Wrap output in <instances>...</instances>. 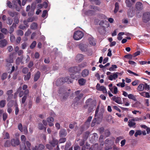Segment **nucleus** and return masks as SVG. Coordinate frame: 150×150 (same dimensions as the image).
Here are the masks:
<instances>
[{"label":"nucleus","instance_id":"338daca9","mask_svg":"<svg viewBox=\"0 0 150 150\" xmlns=\"http://www.w3.org/2000/svg\"><path fill=\"white\" fill-rule=\"evenodd\" d=\"M1 31L3 33H4L6 35L8 33V30L7 29L5 28H2L1 30Z\"/></svg>","mask_w":150,"mask_h":150},{"label":"nucleus","instance_id":"b1692460","mask_svg":"<svg viewBox=\"0 0 150 150\" xmlns=\"http://www.w3.org/2000/svg\"><path fill=\"white\" fill-rule=\"evenodd\" d=\"M83 59V56L82 54H79L77 55L76 59L79 62L81 61Z\"/></svg>","mask_w":150,"mask_h":150},{"label":"nucleus","instance_id":"7c9ffc66","mask_svg":"<svg viewBox=\"0 0 150 150\" xmlns=\"http://www.w3.org/2000/svg\"><path fill=\"white\" fill-rule=\"evenodd\" d=\"M11 54H10L9 57L6 59V62H7L13 63V58L11 57Z\"/></svg>","mask_w":150,"mask_h":150},{"label":"nucleus","instance_id":"473e14b6","mask_svg":"<svg viewBox=\"0 0 150 150\" xmlns=\"http://www.w3.org/2000/svg\"><path fill=\"white\" fill-rule=\"evenodd\" d=\"M128 97L129 99H132L134 101L136 100V97L132 94H130L128 95Z\"/></svg>","mask_w":150,"mask_h":150},{"label":"nucleus","instance_id":"58836bf2","mask_svg":"<svg viewBox=\"0 0 150 150\" xmlns=\"http://www.w3.org/2000/svg\"><path fill=\"white\" fill-rule=\"evenodd\" d=\"M15 106L16 108L15 114L16 115H17L18 114L19 111V108L18 107V105L17 103L15 104Z\"/></svg>","mask_w":150,"mask_h":150},{"label":"nucleus","instance_id":"bb28decb","mask_svg":"<svg viewBox=\"0 0 150 150\" xmlns=\"http://www.w3.org/2000/svg\"><path fill=\"white\" fill-rule=\"evenodd\" d=\"M144 84L143 83L140 84L137 88V90L139 91H142L144 90Z\"/></svg>","mask_w":150,"mask_h":150},{"label":"nucleus","instance_id":"69168bd1","mask_svg":"<svg viewBox=\"0 0 150 150\" xmlns=\"http://www.w3.org/2000/svg\"><path fill=\"white\" fill-rule=\"evenodd\" d=\"M8 117V115L7 113H4L3 114V119L4 121H5Z\"/></svg>","mask_w":150,"mask_h":150},{"label":"nucleus","instance_id":"6e6d98bb","mask_svg":"<svg viewBox=\"0 0 150 150\" xmlns=\"http://www.w3.org/2000/svg\"><path fill=\"white\" fill-rule=\"evenodd\" d=\"M27 98V96H26L25 95H24L22 99V100H21L22 104H24L25 103Z\"/></svg>","mask_w":150,"mask_h":150},{"label":"nucleus","instance_id":"c03bdc74","mask_svg":"<svg viewBox=\"0 0 150 150\" xmlns=\"http://www.w3.org/2000/svg\"><path fill=\"white\" fill-rule=\"evenodd\" d=\"M36 45V41H33L30 46V48L33 49L35 47Z\"/></svg>","mask_w":150,"mask_h":150},{"label":"nucleus","instance_id":"72a5a7b5","mask_svg":"<svg viewBox=\"0 0 150 150\" xmlns=\"http://www.w3.org/2000/svg\"><path fill=\"white\" fill-rule=\"evenodd\" d=\"M11 145V142L9 140H6L4 143V146L5 147H9Z\"/></svg>","mask_w":150,"mask_h":150},{"label":"nucleus","instance_id":"f704fd0d","mask_svg":"<svg viewBox=\"0 0 150 150\" xmlns=\"http://www.w3.org/2000/svg\"><path fill=\"white\" fill-rule=\"evenodd\" d=\"M16 34L18 35L22 36L23 35V31L21 30H18L16 31Z\"/></svg>","mask_w":150,"mask_h":150},{"label":"nucleus","instance_id":"79ce46f5","mask_svg":"<svg viewBox=\"0 0 150 150\" xmlns=\"http://www.w3.org/2000/svg\"><path fill=\"white\" fill-rule=\"evenodd\" d=\"M72 80L71 77H66V83L69 84L72 83Z\"/></svg>","mask_w":150,"mask_h":150},{"label":"nucleus","instance_id":"0e129e2a","mask_svg":"<svg viewBox=\"0 0 150 150\" xmlns=\"http://www.w3.org/2000/svg\"><path fill=\"white\" fill-rule=\"evenodd\" d=\"M60 139L59 140L60 143H64L66 141V138L65 137H60Z\"/></svg>","mask_w":150,"mask_h":150},{"label":"nucleus","instance_id":"a18cd8bd","mask_svg":"<svg viewBox=\"0 0 150 150\" xmlns=\"http://www.w3.org/2000/svg\"><path fill=\"white\" fill-rule=\"evenodd\" d=\"M117 66L115 64H112V67L109 68V70L110 71H113L114 70V69L117 68Z\"/></svg>","mask_w":150,"mask_h":150},{"label":"nucleus","instance_id":"4c0bfd02","mask_svg":"<svg viewBox=\"0 0 150 150\" xmlns=\"http://www.w3.org/2000/svg\"><path fill=\"white\" fill-rule=\"evenodd\" d=\"M35 7H33L31 8L30 9V12H29L28 13V14L29 16L33 15L34 13V11L35 10Z\"/></svg>","mask_w":150,"mask_h":150},{"label":"nucleus","instance_id":"cd10ccee","mask_svg":"<svg viewBox=\"0 0 150 150\" xmlns=\"http://www.w3.org/2000/svg\"><path fill=\"white\" fill-rule=\"evenodd\" d=\"M119 5L118 2H116L115 4V8L114 12L115 13H117L119 9Z\"/></svg>","mask_w":150,"mask_h":150},{"label":"nucleus","instance_id":"0eeeda50","mask_svg":"<svg viewBox=\"0 0 150 150\" xmlns=\"http://www.w3.org/2000/svg\"><path fill=\"white\" fill-rule=\"evenodd\" d=\"M66 82L65 78H61L57 80L56 82V84L57 86H61Z\"/></svg>","mask_w":150,"mask_h":150},{"label":"nucleus","instance_id":"4468645a","mask_svg":"<svg viewBox=\"0 0 150 150\" xmlns=\"http://www.w3.org/2000/svg\"><path fill=\"white\" fill-rule=\"evenodd\" d=\"M50 143L53 147H55L58 144V140L54 138H53L52 140L50 142Z\"/></svg>","mask_w":150,"mask_h":150},{"label":"nucleus","instance_id":"4be33fe9","mask_svg":"<svg viewBox=\"0 0 150 150\" xmlns=\"http://www.w3.org/2000/svg\"><path fill=\"white\" fill-rule=\"evenodd\" d=\"M139 94L142 96L146 98H150V95L148 92H143L139 93Z\"/></svg>","mask_w":150,"mask_h":150},{"label":"nucleus","instance_id":"f8f14e48","mask_svg":"<svg viewBox=\"0 0 150 150\" xmlns=\"http://www.w3.org/2000/svg\"><path fill=\"white\" fill-rule=\"evenodd\" d=\"M11 144L13 146H16L20 144L19 141L18 140L13 139H11Z\"/></svg>","mask_w":150,"mask_h":150},{"label":"nucleus","instance_id":"393cba45","mask_svg":"<svg viewBox=\"0 0 150 150\" xmlns=\"http://www.w3.org/2000/svg\"><path fill=\"white\" fill-rule=\"evenodd\" d=\"M24 81H28L29 80L31 76V73L28 72L26 75H24Z\"/></svg>","mask_w":150,"mask_h":150},{"label":"nucleus","instance_id":"ddd939ff","mask_svg":"<svg viewBox=\"0 0 150 150\" xmlns=\"http://www.w3.org/2000/svg\"><path fill=\"white\" fill-rule=\"evenodd\" d=\"M135 6L137 10L140 11L143 8V5L142 4L139 2H137L135 5Z\"/></svg>","mask_w":150,"mask_h":150},{"label":"nucleus","instance_id":"c85d7f7f","mask_svg":"<svg viewBox=\"0 0 150 150\" xmlns=\"http://www.w3.org/2000/svg\"><path fill=\"white\" fill-rule=\"evenodd\" d=\"M80 100L78 98L76 97L74 99L73 103H74V106H76L78 105L79 103V101Z\"/></svg>","mask_w":150,"mask_h":150},{"label":"nucleus","instance_id":"4d7b16f0","mask_svg":"<svg viewBox=\"0 0 150 150\" xmlns=\"http://www.w3.org/2000/svg\"><path fill=\"white\" fill-rule=\"evenodd\" d=\"M21 139L22 141L24 142V144L25 143V142L26 140V138L25 136L23 135H22L21 136Z\"/></svg>","mask_w":150,"mask_h":150},{"label":"nucleus","instance_id":"a19ab883","mask_svg":"<svg viewBox=\"0 0 150 150\" xmlns=\"http://www.w3.org/2000/svg\"><path fill=\"white\" fill-rule=\"evenodd\" d=\"M38 128L40 130L43 129L44 128L45 130V131H46V128L41 123H39Z\"/></svg>","mask_w":150,"mask_h":150},{"label":"nucleus","instance_id":"09e8293b","mask_svg":"<svg viewBox=\"0 0 150 150\" xmlns=\"http://www.w3.org/2000/svg\"><path fill=\"white\" fill-rule=\"evenodd\" d=\"M20 150H28L25 143L22 145L20 146Z\"/></svg>","mask_w":150,"mask_h":150},{"label":"nucleus","instance_id":"864d4df0","mask_svg":"<svg viewBox=\"0 0 150 150\" xmlns=\"http://www.w3.org/2000/svg\"><path fill=\"white\" fill-rule=\"evenodd\" d=\"M18 129L21 132H23V129L22 124L21 123H19L18 125Z\"/></svg>","mask_w":150,"mask_h":150},{"label":"nucleus","instance_id":"a878e982","mask_svg":"<svg viewBox=\"0 0 150 150\" xmlns=\"http://www.w3.org/2000/svg\"><path fill=\"white\" fill-rule=\"evenodd\" d=\"M38 28V24L35 22L32 23L30 25V28L32 30H35L37 29Z\"/></svg>","mask_w":150,"mask_h":150},{"label":"nucleus","instance_id":"c756f323","mask_svg":"<svg viewBox=\"0 0 150 150\" xmlns=\"http://www.w3.org/2000/svg\"><path fill=\"white\" fill-rule=\"evenodd\" d=\"M127 14L129 17H132L133 16V11L131 9L129 8L127 12Z\"/></svg>","mask_w":150,"mask_h":150},{"label":"nucleus","instance_id":"ea45409f","mask_svg":"<svg viewBox=\"0 0 150 150\" xmlns=\"http://www.w3.org/2000/svg\"><path fill=\"white\" fill-rule=\"evenodd\" d=\"M87 66V63L86 62H84L81 63V64L78 65L80 68V69H81V68H83L85 67H86Z\"/></svg>","mask_w":150,"mask_h":150},{"label":"nucleus","instance_id":"a211bd4d","mask_svg":"<svg viewBox=\"0 0 150 150\" xmlns=\"http://www.w3.org/2000/svg\"><path fill=\"white\" fill-rule=\"evenodd\" d=\"M89 74V71L87 69H84L81 72V75L83 77L87 76Z\"/></svg>","mask_w":150,"mask_h":150},{"label":"nucleus","instance_id":"e433bc0d","mask_svg":"<svg viewBox=\"0 0 150 150\" xmlns=\"http://www.w3.org/2000/svg\"><path fill=\"white\" fill-rule=\"evenodd\" d=\"M10 40L12 42H15V37L13 34H11L10 35Z\"/></svg>","mask_w":150,"mask_h":150},{"label":"nucleus","instance_id":"7ed1b4c3","mask_svg":"<svg viewBox=\"0 0 150 150\" xmlns=\"http://www.w3.org/2000/svg\"><path fill=\"white\" fill-rule=\"evenodd\" d=\"M59 93L60 94V99L62 101L65 100L66 99V91L64 87H60L59 88Z\"/></svg>","mask_w":150,"mask_h":150},{"label":"nucleus","instance_id":"13d9d810","mask_svg":"<svg viewBox=\"0 0 150 150\" xmlns=\"http://www.w3.org/2000/svg\"><path fill=\"white\" fill-rule=\"evenodd\" d=\"M47 122H53L54 121V118L52 117H49L47 119Z\"/></svg>","mask_w":150,"mask_h":150},{"label":"nucleus","instance_id":"5701e85b","mask_svg":"<svg viewBox=\"0 0 150 150\" xmlns=\"http://www.w3.org/2000/svg\"><path fill=\"white\" fill-rule=\"evenodd\" d=\"M40 73L39 71L37 72L34 76V81H37L40 78Z\"/></svg>","mask_w":150,"mask_h":150},{"label":"nucleus","instance_id":"6ab92c4d","mask_svg":"<svg viewBox=\"0 0 150 150\" xmlns=\"http://www.w3.org/2000/svg\"><path fill=\"white\" fill-rule=\"evenodd\" d=\"M17 93H19V97H22L24 95V93L23 91L22 90V87H20L18 89L17 91Z\"/></svg>","mask_w":150,"mask_h":150},{"label":"nucleus","instance_id":"9d476101","mask_svg":"<svg viewBox=\"0 0 150 150\" xmlns=\"http://www.w3.org/2000/svg\"><path fill=\"white\" fill-rule=\"evenodd\" d=\"M120 73L118 72L114 73L113 75H110L108 76V78L110 81H112L113 79L115 80L118 78V74Z\"/></svg>","mask_w":150,"mask_h":150},{"label":"nucleus","instance_id":"6e6552de","mask_svg":"<svg viewBox=\"0 0 150 150\" xmlns=\"http://www.w3.org/2000/svg\"><path fill=\"white\" fill-rule=\"evenodd\" d=\"M99 25L104 28L106 27H108L109 26V24L108 22L105 20L101 21L99 24Z\"/></svg>","mask_w":150,"mask_h":150},{"label":"nucleus","instance_id":"37998d69","mask_svg":"<svg viewBox=\"0 0 150 150\" xmlns=\"http://www.w3.org/2000/svg\"><path fill=\"white\" fill-rule=\"evenodd\" d=\"M21 40V38L20 37H17L16 40L15 41L16 44V45L20 43Z\"/></svg>","mask_w":150,"mask_h":150},{"label":"nucleus","instance_id":"2f4dec72","mask_svg":"<svg viewBox=\"0 0 150 150\" xmlns=\"http://www.w3.org/2000/svg\"><path fill=\"white\" fill-rule=\"evenodd\" d=\"M90 44L92 45H95L96 43L95 41L93 38H90L88 39Z\"/></svg>","mask_w":150,"mask_h":150},{"label":"nucleus","instance_id":"aec40b11","mask_svg":"<svg viewBox=\"0 0 150 150\" xmlns=\"http://www.w3.org/2000/svg\"><path fill=\"white\" fill-rule=\"evenodd\" d=\"M78 81L80 86H83L85 84L86 82V80L83 78H81L78 80Z\"/></svg>","mask_w":150,"mask_h":150},{"label":"nucleus","instance_id":"412c9836","mask_svg":"<svg viewBox=\"0 0 150 150\" xmlns=\"http://www.w3.org/2000/svg\"><path fill=\"white\" fill-rule=\"evenodd\" d=\"M8 14L11 17H16V16H17L18 13L15 11H9L8 12Z\"/></svg>","mask_w":150,"mask_h":150},{"label":"nucleus","instance_id":"680f3d73","mask_svg":"<svg viewBox=\"0 0 150 150\" xmlns=\"http://www.w3.org/2000/svg\"><path fill=\"white\" fill-rule=\"evenodd\" d=\"M144 89L146 90H149L150 89L149 86L148 85V84L146 83H145L144 85Z\"/></svg>","mask_w":150,"mask_h":150},{"label":"nucleus","instance_id":"f3484780","mask_svg":"<svg viewBox=\"0 0 150 150\" xmlns=\"http://www.w3.org/2000/svg\"><path fill=\"white\" fill-rule=\"evenodd\" d=\"M23 55H21L20 57H17L16 60V64L18 65L20 64V63H23Z\"/></svg>","mask_w":150,"mask_h":150},{"label":"nucleus","instance_id":"423d86ee","mask_svg":"<svg viewBox=\"0 0 150 150\" xmlns=\"http://www.w3.org/2000/svg\"><path fill=\"white\" fill-rule=\"evenodd\" d=\"M81 69L80 67L78 66L71 67L69 69V71L72 73H76L80 71Z\"/></svg>","mask_w":150,"mask_h":150},{"label":"nucleus","instance_id":"20e7f679","mask_svg":"<svg viewBox=\"0 0 150 150\" xmlns=\"http://www.w3.org/2000/svg\"><path fill=\"white\" fill-rule=\"evenodd\" d=\"M142 19L144 23H146L148 22L150 19V13L149 12L144 13L143 15Z\"/></svg>","mask_w":150,"mask_h":150},{"label":"nucleus","instance_id":"bf43d9fd","mask_svg":"<svg viewBox=\"0 0 150 150\" xmlns=\"http://www.w3.org/2000/svg\"><path fill=\"white\" fill-rule=\"evenodd\" d=\"M10 138L8 132H6L4 135V139H9Z\"/></svg>","mask_w":150,"mask_h":150},{"label":"nucleus","instance_id":"e2e57ef3","mask_svg":"<svg viewBox=\"0 0 150 150\" xmlns=\"http://www.w3.org/2000/svg\"><path fill=\"white\" fill-rule=\"evenodd\" d=\"M79 47L82 51H84L85 49L84 48V45L83 44H80L79 45Z\"/></svg>","mask_w":150,"mask_h":150},{"label":"nucleus","instance_id":"39448f33","mask_svg":"<svg viewBox=\"0 0 150 150\" xmlns=\"http://www.w3.org/2000/svg\"><path fill=\"white\" fill-rule=\"evenodd\" d=\"M96 87V89L98 91H102L104 93L107 94V91L105 87L104 86H100V84L98 83Z\"/></svg>","mask_w":150,"mask_h":150},{"label":"nucleus","instance_id":"2eb2a0df","mask_svg":"<svg viewBox=\"0 0 150 150\" xmlns=\"http://www.w3.org/2000/svg\"><path fill=\"white\" fill-rule=\"evenodd\" d=\"M7 44L6 40L5 39H3L0 40V47L1 48L4 47Z\"/></svg>","mask_w":150,"mask_h":150},{"label":"nucleus","instance_id":"f03ea898","mask_svg":"<svg viewBox=\"0 0 150 150\" xmlns=\"http://www.w3.org/2000/svg\"><path fill=\"white\" fill-rule=\"evenodd\" d=\"M84 34L80 30L75 31L73 35V38L75 40H79L81 39L83 36Z\"/></svg>","mask_w":150,"mask_h":150},{"label":"nucleus","instance_id":"774afa93","mask_svg":"<svg viewBox=\"0 0 150 150\" xmlns=\"http://www.w3.org/2000/svg\"><path fill=\"white\" fill-rule=\"evenodd\" d=\"M31 33V30L30 29H28L27 31H26L25 34V35L26 36H28Z\"/></svg>","mask_w":150,"mask_h":150},{"label":"nucleus","instance_id":"de8ad7c7","mask_svg":"<svg viewBox=\"0 0 150 150\" xmlns=\"http://www.w3.org/2000/svg\"><path fill=\"white\" fill-rule=\"evenodd\" d=\"M128 123V126L130 127H132L136 125L135 122H132V121H130V120L129 121Z\"/></svg>","mask_w":150,"mask_h":150},{"label":"nucleus","instance_id":"f257e3e1","mask_svg":"<svg viewBox=\"0 0 150 150\" xmlns=\"http://www.w3.org/2000/svg\"><path fill=\"white\" fill-rule=\"evenodd\" d=\"M95 106V105L93 99L90 98L86 100V104L84 106V108L85 109L88 108V111L89 112H91L93 111Z\"/></svg>","mask_w":150,"mask_h":150},{"label":"nucleus","instance_id":"5fc2aeb1","mask_svg":"<svg viewBox=\"0 0 150 150\" xmlns=\"http://www.w3.org/2000/svg\"><path fill=\"white\" fill-rule=\"evenodd\" d=\"M7 105V107H12L13 105V103L14 102L13 100H10L8 101Z\"/></svg>","mask_w":150,"mask_h":150},{"label":"nucleus","instance_id":"052dcab7","mask_svg":"<svg viewBox=\"0 0 150 150\" xmlns=\"http://www.w3.org/2000/svg\"><path fill=\"white\" fill-rule=\"evenodd\" d=\"M33 104V101L32 100H30L28 102V108L30 109L32 108Z\"/></svg>","mask_w":150,"mask_h":150},{"label":"nucleus","instance_id":"9b49d317","mask_svg":"<svg viewBox=\"0 0 150 150\" xmlns=\"http://www.w3.org/2000/svg\"><path fill=\"white\" fill-rule=\"evenodd\" d=\"M112 99L118 104H122L121 99L120 97L114 96L112 98Z\"/></svg>","mask_w":150,"mask_h":150},{"label":"nucleus","instance_id":"dca6fc26","mask_svg":"<svg viewBox=\"0 0 150 150\" xmlns=\"http://www.w3.org/2000/svg\"><path fill=\"white\" fill-rule=\"evenodd\" d=\"M59 136L60 137H65L66 136V130L64 129H62L59 132Z\"/></svg>","mask_w":150,"mask_h":150},{"label":"nucleus","instance_id":"603ef678","mask_svg":"<svg viewBox=\"0 0 150 150\" xmlns=\"http://www.w3.org/2000/svg\"><path fill=\"white\" fill-rule=\"evenodd\" d=\"M8 22L7 23L9 25H11L12 24L13 22V20L11 19L10 17H8L7 18Z\"/></svg>","mask_w":150,"mask_h":150},{"label":"nucleus","instance_id":"1a4fd4ad","mask_svg":"<svg viewBox=\"0 0 150 150\" xmlns=\"http://www.w3.org/2000/svg\"><path fill=\"white\" fill-rule=\"evenodd\" d=\"M45 146L42 144H39L35 146L33 149V150H44Z\"/></svg>","mask_w":150,"mask_h":150},{"label":"nucleus","instance_id":"c9c22d12","mask_svg":"<svg viewBox=\"0 0 150 150\" xmlns=\"http://www.w3.org/2000/svg\"><path fill=\"white\" fill-rule=\"evenodd\" d=\"M6 100H2L0 101V107L1 108L4 107L6 105Z\"/></svg>","mask_w":150,"mask_h":150},{"label":"nucleus","instance_id":"49530a36","mask_svg":"<svg viewBox=\"0 0 150 150\" xmlns=\"http://www.w3.org/2000/svg\"><path fill=\"white\" fill-rule=\"evenodd\" d=\"M29 71L28 68L27 67H24L22 69V72L24 74H26L28 73V72Z\"/></svg>","mask_w":150,"mask_h":150},{"label":"nucleus","instance_id":"8fccbe9b","mask_svg":"<svg viewBox=\"0 0 150 150\" xmlns=\"http://www.w3.org/2000/svg\"><path fill=\"white\" fill-rule=\"evenodd\" d=\"M124 57L127 59H132L133 57V56L131 54H128L125 55Z\"/></svg>","mask_w":150,"mask_h":150},{"label":"nucleus","instance_id":"3c124183","mask_svg":"<svg viewBox=\"0 0 150 150\" xmlns=\"http://www.w3.org/2000/svg\"><path fill=\"white\" fill-rule=\"evenodd\" d=\"M7 74L6 73H4L2 76L1 77V79L2 80H4L7 77Z\"/></svg>","mask_w":150,"mask_h":150}]
</instances>
